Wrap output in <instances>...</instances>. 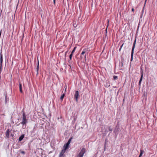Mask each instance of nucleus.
<instances>
[{
	"label": "nucleus",
	"instance_id": "obj_1",
	"mask_svg": "<svg viewBox=\"0 0 157 157\" xmlns=\"http://www.w3.org/2000/svg\"><path fill=\"white\" fill-rule=\"evenodd\" d=\"M27 119H26V115L24 112H23L22 114V121L21 123L23 125L25 124L27 122Z\"/></svg>",
	"mask_w": 157,
	"mask_h": 157
},
{
	"label": "nucleus",
	"instance_id": "obj_2",
	"mask_svg": "<svg viewBox=\"0 0 157 157\" xmlns=\"http://www.w3.org/2000/svg\"><path fill=\"white\" fill-rule=\"evenodd\" d=\"M136 43V39H135L134 42L133 44V45L132 50L131 57V61H132L133 60V56L134 53V50L135 48V44Z\"/></svg>",
	"mask_w": 157,
	"mask_h": 157
},
{
	"label": "nucleus",
	"instance_id": "obj_3",
	"mask_svg": "<svg viewBox=\"0 0 157 157\" xmlns=\"http://www.w3.org/2000/svg\"><path fill=\"white\" fill-rule=\"evenodd\" d=\"M85 152V149L84 148H82L81 149L80 152L77 155V157H82Z\"/></svg>",
	"mask_w": 157,
	"mask_h": 157
},
{
	"label": "nucleus",
	"instance_id": "obj_4",
	"mask_svg": "<svg viewBox=\"0 0 157 157\" xmlns=\"http://www.w3.org/2000/svg\"><path fill=\"white\" fill-rule=\"evenodd\" d=\"M79 96V92L78 91H77L75 92V99L76 101H78V98Z\"/></svg>",
	"mask_w": 157,
	"mask_h": 157
},
{
	"label": "nucleus",
	"instance_id": "obj_5",
	"mask_svg": "<svg viewBox=\"0 0 157 157\" xmlns=\"http://www.w3.org/2000/svg\"><path fill=\"white\" fill-rule=\"evenodd\" d=\"M10 132V130L9 129H7L6 131V136L7 137V138H8L9 137Z\"/></svg>",
	"mask_w": 157,
	"mask_h": 157
},
{
	"label": "nucleus",
	"instance_id": "obj_6",
	"mask_svg": "<svg viewBox=\"0 0 157 157\" xmlns=\"http://www.w3.org/2000/svg\"><path fill=\"white\" fill-rule=\"evenodd\" d=\"M65 150H62L59 154V157H64L63 154L65 153Z\"/></svg>",
	"mask_w": 157,
	"mask_h": 157
},
{
	"label": "nucleus",
	"instance_id": "obj_7",
	"mask_svg": "<svg viewBox=\"0 0 157 157\" xmlns=\"http://www.w3.org/2000/svg\"><path fill=\"white\" fill-rule=\"evenodd\" d=\"M37 67L36 68V72H37V75H38V70L39 68V61L37 60Z\"/></svg>",
	"mask_w": 157,
	"mask_h": 157
},
{
	"label": "nucleus",
	"instance_id": "obj_8",
	"mask_svg": "<svg viewBox=\"0 0 157 157\" xmlns=\"http://www.w3.org/2000/svg\"><path fill=\"white\" fill-rule=\"evenodd\" d=\"M69 145V144L67 143L66 144L64 145L63 146L64 149H63V150H65V151L66 149L68 148V147Z\"/></svg>",
	"mask_w": 157,
	"mask_h": 157
},
{
	"label": "nucleus",
	"instance_id": "obj_9",
	"mask_svg": "<svg viewBox=\"0 0 157 157\" xmlns=\"http://www.w3.org/2000/svg\"><path fill=\"white\" fill-rule=\"evenodd\" d=\"M25 135L24 134L22 135L19 138L18 140L19 141H21L24 137Z\"/></svg>",
	"mask_w": 157,
	"mask_h": 157
},
{
	"label": "nucleus",
	"instance_id": "obj_10",
	"mask_svg": "<svg viewBox=\"0 0 157 157\" xmlns=\"http://www.w3.org/2000/svg\"><path fill=\"white\" fill-rule=\"evenodd\" d=\"M143 70L142 68V66L140 67V73L141 74V77H143Z\"/></svg>",
	"mask_w": 157,
	"mask_h": 157
},
{
	"label": "nucleus",
	"instance_id": "obj_11",
	"mask_svg": "<svg viewBox=\"0 0 157 157\" xmlns=\"http://www.w3.org/2000/svg\"><path fill=\"white\" fill-rule=\"evenodd\" d=\"M144 152V151L143 150H141V149L140 150V154L139 157H141L142 156V155L143 153Z\"/></svg>",
	"mask_w": 157,
	"mask_h": 157
},
{
	"label": "nucleus",
	"instance_id": "obj_12",
	"mask_svg": "<svg viewBox=\"0 0 157 157\" xmlns=\"http://www.w3.org/2000/svg\"><path fill=\"white\" fill-rule=\"evenodd\" d=\"M19 89H20V92L21 93H22V85L21 83H20L19 84Z\"/></svg>",
	"mask_w": 157,
	"mask_h": 157
},
{
	"label": "nucleus",
	"instance_id": "obj_13",
	"mask_svg": "<svg viewBox=\"0 0 157 157\" xmlns=\"http://www.w3.org/2000/svg\"><path fill=\"white\" fill-rule=\"evenodd\" d=\"M143 78V77L141 76L140 80L139 82V85L140 86L141 85V81L142 80Z\"/></svg>",
	"mask_w": 157,
	"mask_h": 157
},
{
	"label": "nucleus",
	"instance_id": "obj_14",
	"mask_svg": "<svg viewBox=\"0 0 157 157\" xmlns=\"http://www.w3.org/2000/svg\"><path fill=\"white\" fill-rule=\"evenodd\" d=\"M65 92H64V93L61 96L60 98L61 100H63L65 96Z\"/></svg>",
	"mask_w": 157,
	"mask_h": 157
},
{
	"label": "nucleus",
	"instance_id": "obj_15",
	"mask_svg": "<svg viewBox=\"0 0 157 157\" xmlns=\"http://www.w3.org/2000/svg\"><path fill=\"white\" fill-rule=\"evenodd\" d=\"M76 47H75L73 49V50L72 51L71 53L73 54V53L75 51L76 49Z\"/></svg>",
	"mask_w": 157,
	"mask_h": 157
},
{
	"label": "nucleus",
	"instance_id": "obj_16",
	"mask_svg": "<svg viewBox=\"0 0 157 157\" xmlns=\"http://www.w3.org/2000/svg\"><path fill=\"white\" fill-rule=\"evenodd\" d=\"M8 100H9L8 99H7V98L6 95V96H5V103L6 104V103L8 101Z\"/></svg>",
	"mask_w": 157,
	"mask_h": 157
},
{
	"label": "nucleus",
	"instance_id": "obj_17",
	"mask_svg": "<svg viewBox=\"0 0 157 157\" xmlns=\"http://www.w3.org/2000/svg\"><path fill=\"white\" fill-rule=\"evenodd\" d=\"M86 52L85 51V50L84 49L82 52L81 53V55H83Z\"/></svg>",
	"mask_w": 157,
	"mask_h": 157
},
{
	"label": "nucleus",
	"instance_id": "obj_18",
	"mask_svg": "<svg viewBox=\"0 0 157 157\" xmlns=\"http://www.w3.org/2000/svg\"><path fill=\"white\" fill-rule=\"evenodd\" d=\"M73 55V54L71 53V54L70 55L69 58H70V60H71V59Z\"/></svg>",
	"mask_w": 157,
	"mask_h": 157
},
{
	"label": "nucleus",
	"instance_id": "obj_19",
	"mask_svg": "<svg viewBox=\"0 0 157 157\" xmlns=\"http://www.w3.org/2000/svg\"><path fill=\"white\" fill-rule=\"evenodd\" d=\"M71 138L68 141V142H67V144H70L71 143Z\"/></svg>",
	"mask_w": 157,
	"mask_h": 157
},
{
	"label": "nucleus",
	"instance_id": "obj_20",
	"mask_svg": "<svg viewBox=\"0 0 157 157\" xmlns=\"http://www.w3.org/2000/svg\"><path fill=\"white\" fill-rule=\"evenodd\" d=\"M108 129L109 131L111 132L113 130V129L110 127H109Z\"/></svg>",
	"mask_w": 157,
	"mask_h": 157
},
{
	"label": "nucleus",
	"instance_id": "obj_21",
	"mask_svg": "<svg viewBox=\"0 0 157 157\" xmlns=\"http://www.w3.org/2000/svg\"><path fill=\"white\" fill-rule=\"evenodd\" d=\"M113 78L114 79H116L117 78V77L116 76H113Z\"/></svg>",
	"mask_w": 157,
	"mask_h": 157
},
{
	"label": "nucleus",
	"instance_id": "obj_22",
	"mask_svg": "<svg viewBox=\"0 0 157 157\" xmlns=\"http://www.w3.org/2000/svg\"><path fill=\"white\" fill-rule=\"evenodd\" d=\"M53 3L54 4H55L56 3V0H53Z\"/></svg>",
	"mask_w": 157,
	"mask_h": 157
},
{
	"label": "nucleus",
	"instance_id": "obj_23",
	"mask_svg": "<svg viewBox=\"0 0 157 157\" xmlns=\"http://www.w3.org/2000/svg\"><path fill=\"white\" fill-rule=\"evenodd\" d=\"M86 55H84V56H83V58H85V59H86Z\"/></svg>",
	"mask_w": 157,
	"mask_h": 157
},
{
	"label": "nucleus",
	"instance_id": "obj_24",
	"mask_svg": "<svg viewBox=\"0 0 157 157\" xmlns=\"http://www.w3.org/2000/svg\"><path fill=\"white\" fill-rule=\"evenodd\" d=\"M67 87H66L65 89V93L66 91Z\"/></svg>",
	"mask_w": 157,
	"mask_h": 157
},
{
	"label": "nucleus",
	"instance_id": "obj_25",
	"mask_svg": "<svg viewBox=\"0 0 157 157\" xmlns=\"http://www.w3.org/2000/svg\"><path fill=\"white\" fill-rule=\"evenodd\" d=\"M113 132H114V133H116V130L115 129L114 130Z\"/></svg>",
	"mask_w": 157,
	"mask_h": 157
},
{
	"label": "nucleus",
	"instance_id": "obj_26",
	"mask_svg": "<svg viewBox=\"0 0 157 157\" xmlns=\"http://www.w3.org/2000/svg\"><path fill=\"white\" fill-rule=\"evenodd\" d=\"M81 58L82 59L83 58V56L82 55H81Z\"/></svg>",
	"mask_w": 157,
	"mask_h": 157
},
{
	"label": "nucleus",
	"instance_id": "obj_27",
	"mask_svg": "<svg viewBox=\"0 0 157 157\" xmlns=\"http://www.w3.org/2000/svg\"><path fill=\"white\" fill-rule=\"evenodd\" d=\"M123 44L121 45V47L120 48H122V46H123Z\"/></svg>",
	"mask_w": 157,
	"mask_h": 157
},
{
	"label": "nucleus",
	"instance_id": "obj_28",
	"mask_svg": "<svg viewBox=\"0 0 157 157\" xmlns=\"http://www.w3.org/2000/svg\"><path fill=\"white\" fill-rule=\"evenodd\" d=\"M105 133H106L107 132H108L107 130H105Z\"/></svg>",
	"mask_w": 157,
	"mask_h": 157
},
{
	"label": "nucleus",
	"instance_id": "obj_29",
	"mask_svg": "<svg viewBox=\"0 0 157 157\" xmlns=\"http://www.w3.org/2000/svg\"><path fill=\"white\" fill-rule=\"evenodd\" d=\"M134 9H133V8H132V11H134Z\"/></svg>",
	"mask_w": 157,
	"mask_h": 157
},
{
	"label": "nucleus",
	"instance_id": "obj_30",
	"mask_svg": "<svg viewBox=\"0 0 157 157\" xmlns=\"http://www.w3.org/2000/svg\"><path fill=\"white\" fill-rule=\"evenodd\" d=\"M21 153L24 154L25 153V152L24 151H22Z\"/></svg>",
	"mask_w": 157,
	"mask_h": 157
},
{
	"label": "nucleus",
	"instance_id": "obj_31",
	"mask_svg": "<svg viewBox=\"0 0 157 157\" xmlns=\"http://www.w3.org/2000/svg\"><path fill=\"white\" fill-rule=\"evenodd\" d=\"M121 48H120V49H119V50H120H120H121Z\"/></svg>",
	"mask_w": 157,
	"mask_h": 157
},
{
	"label": "nucleus",
	"instance_id": "obj_32",
	"mask_svg": "<svg viewBox=\"0 0 157 157\" xmlns=\"http://www.w3.org/2000/svg\"><path fill=\"white\" fill-rule=\"evenodd\" d=\"M67 52H66V53H65V54H66V53H67Z\"/></svg>",
	"mask_w": 157,
	"mask_h": 157
},
{
	"label": "nucleus",
	"instance_id": "obj_33",
	"mask_svg": "<svg viewBox=\"0 0 157 157\" xmlns=\"http://www.w3.org/2000/svg\"><path fill=\"white\" fill-rule=\"evenodd\" d=\"M108 22H109V20H108Z\"/></svg>",
	"mask_w": 157,
	"mask_h": 157
}]
</instances>
